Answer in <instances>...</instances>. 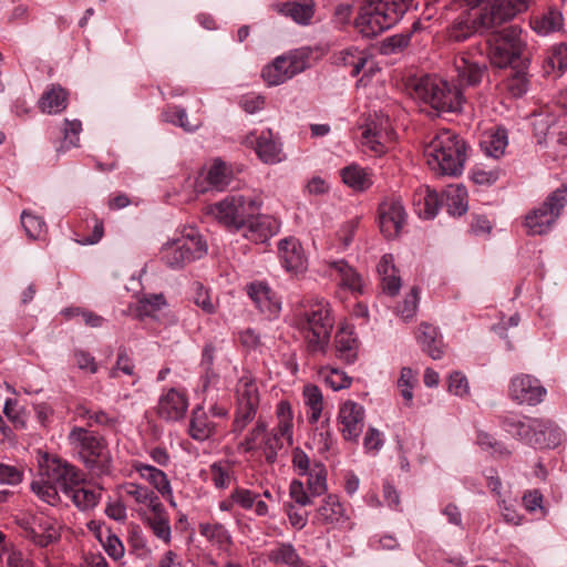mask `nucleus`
<instances>
[{
	"label": "nucleus",
	"mask_w": 567,
	"mask_h": 567,
	"mask_svg": "<svg viewBox=\"0 0 567 567\" xmlns=\"http://www.w3.org/2000/svg\"><path fill=\"white\" fill-rule=\"evenodd\" d=\"M520 34L518 24L498 29V71L503 72V82L513 97L523 96L529 86L530 60Z\"/></svg>",
	"instance_id": "f257e3e1"
},
{
	"label": "nucleus",
	"mask_w": 567,
	"mask_h": 567,
	"mask_svg": "<svg viewBox=\"0 0 567 567\" xmlns=\"http://www.w3.org/2000/svg\"><path fill=\"white\" fill-rule=\"evenodd\" d=\"M416 8V0H365L360 7L354 25L362 37L374 38Z\"/></svg>",
	"instance_id": "f03ea898"
},
{
	"label": "nucleus",
	"mask_w": 567,
	"mask_h": 567,
	"mask_svg": "<svg viewBox=\"0 0 567 567\" xmlns=\"http://www.w3.org/2000/svg\"><path fill=\"white\" fill-rule=\"evenodd\" d=\"M68 441L92 476H109L113 472V457L106 439L97 432L73 426Z\"/></svg>",
	"instance_id": "7ed1b4c3"
},
{
	"label": "nucleus",
	"mask_w": 567,
	"mask_h": 567,
	"mask_svg": "<svg viewBox=\"0 0 567 567\" xmlns=\"http://www.w3.org/2000/svg\"><path fill=\"white\" fill-rule=\"evenodd\" d=\"M467 145L455 132L442 130L424 147V156L434 172L457 176L463 172Z\"/></svg>",
	"instance_id": "20e7f679"
},
{
	"label": "nucleus",
	"mask_w": 567,
	"mask_h": 567,
	"mask_svg": "<svg viewBox=\"0 0 567 567\" xmlns=\"http://www.w3.org/2000/svg\"><path fill=\"white\" fill-rule=\"evenodd\" d=\"M299 329L303 336L309 355L326 354L330 344L334 319L331 307L324 299L309 305L298 316Z\"/></svg>",
	"instance_id": "39448f33"
},
{
	"label": "nucleus",
	"mask_w": 567,
	"mask_h": 567,
	"mask_svg": "<svg viewBox=\"0 0 567 567\" xmlns=\"http://www.w3.org/2000/svg\"><path fill=\"white\" fill-rule=\"evenodd\" d=\"M466 9L462 10L447 28L449 40L464 42L476 33L496 31V0H464Z\"/></svg>",
	"instance_id": "423d86ee"
},
{
	"label": "nucleus",
	"mask_w": 567,
	"mask_h": 567,
	"mask_svg": "<svg viewBox=\"0 0 567 567\" xmlns=\"http://www.w3.org/2000/svg\"><path fill=\"white\" fill-rule=\"evenodd\" d=\"M414 95L431 106L436 115L461 112L464 101L460 87L452 86L447 81L434 75L421 76L414 84Z\"/></svg>",
	"instance_id": "0eeeda50"
},
{
	"label": "nucleus",
	"mask_w": 567,
	"mask_h": 567,
	"mask_svg": "<svg viewBox=\"0 0 567 567\" xmlns=\"http://www.w3.org/2000/svg\"><path fill=\"white\" fill-rule=\"evenodd\" d=\"M261 200L256 196L241 194L227 195L224 199L207 207V214L233 233L241 230L247 220L260 210Z\"/></svg>",
	"instance_id": "6e6552de"
},
{
	"label": "nucleus",
	"mask_w": 567,
	"mask_h": 567,
	"mask_svg": "<svg viewBox=\"0 0 567 567\" xmlns=\"http://www.w3.org/2000/svg\"><path fill=\"white\" fill-rule=\"evenodd\" d=\"M235 394L231 433L239 435L255 420L259 409L260 394L256 379L250 373L243 374L236 384Z\"/></svg>",
	"instance_id": "1a4fd4ad"
},
{
	"label": "nucleus",
	"mask_w": 567,
	"mask_h": 567,
	"mask_svg": "<svg viewBox=\"0 0 567 567\" xmlns=\"http://www.w3.org/2000/svg\"><path fill=\"white\" fill-rule=\"evenodd\" d=\"M567 204V185L561 184L525 217V227L530 236L545 235L556 223Z\"/></svg>",
	"instance_id": "9d476101"
},
{
	"label": "nucleus",
	"mask_w": 567,
	"mask_h": 567,
	"mask_svg": "<svg viewBox=\"0 0 567 567\" xmlns=\"http://www.w3.org/2000/svg\"><path fill=\"white\" fill-rule=\"evenodd\" d=\"M206 254V241L196 229L189 228L181 238L164 245L162 259L169 268L178 269Z\"/></svg>",
	"instance_id": "9b49d317"
},
{
	"label": "nucleus",
	"mask_w": 567,
	"mask_h": 567,
	"mask_svg": "<svg viewBox=\"0 0 567 567\" xmlns=\"http://www.w3.org/2000/svg\"><path fill=\"white\" fill-rule=\"evenodd\" d=\"M380 231L386 239H394L401 233L406 213L399 198H386L378 207Z\"/></svg>",
	"instance_id": "f8f14e48"
},
{
	"label": "nucleus",
	"mask_w": 567,
	"mask_h": 567,
	"mask_svg": "<svg viewBox=\"0 0 567 567\" xmlns=\"http://www.w3.org/2000/svg\"><path fill=\"white\" fill-rule=\"evenodd\" d=\"M454 70L458 86H475L487 75V65L483 56L478 60L470 52H461L454 58Z\"/></svg>",
	"instance_id": "ddd939ff"
},
{
	"label": "nucleus",
	"mask_w": 567,
	"mask_h": 567,
	"mask_svg": "<svg viewBox=\"0 0 567 567\" xmlns=\"http://www.w3.org/2000/svg\"><path fill=\"white\" fill-rule=\"evenodd\" d=\"M546 394L547 390L540 381L530 374H519L511 380L509 395L520 404L537 405Z\"/></svg>",
	"instance_id": "4468645a"
},
{
	"label": "nucleus",
	"mask_w": 567,
	"mask_h": 567,
	"mask_svg": "<svg viewBox=\"0 0 567 567\" xmlns=\"http://www.w3.org/2000/svg\"><path fill=\"white\" fill-rule=\"evenodd\" d=\"M303 70L305 62L296 55H281L262 69L261 76L269 86H276L285 83Z\"/></svg>",
	"instance_id": "2eb2a0df"
},
{
	"label": "nucleus",
	"mask_w": 567,
	"mask_h": 567,
	"mask_svg": "<svg viewBox=\"0 0 567 567\" xmlns=\"http://www.w3.org/2000/svg\"><path fill=\"white\" fill-rule=\"evenodd\" d=\"M45 473L63 494L73 484L85 482V474L80 468L58 456L45 460Z\"/></svg>",
	"instance_id": "dca6fc26"
},
{
	"label": "nucleus",
	"mask_w": 567,
	"mask_h": 567,
	"mask_svg": "<svg viewBox=\"0 0 567 567\" xmlns=\"http://www.w3.org/2000/svg\"><path fill=\"white\" fill-rule=\"evenodd\" d=\"M365 411L354 401H346L339 410L338 419L342 437L349 442H358L364 427Z\"/></svg>",
	"instance_id": "f3484780"
},
{
	"label": "nucleus",
	"mask_w": 567,
	"mask_h": 567,
	"mask_svg": "<svg viewBox=\"0 0 567 567\" xmlns=\"http://www.w3.org/2000/svg\"><path fill=\"white\" fill-rule=\"evenodd\" d=\"M564 439V433L549 420H532L526 444L534 449H555Z\"/></svg>",
	"instance_id": "a211bd4d"
},
{
	"label": "nucleus",
	"mask_w": 567,
	"mask_h": 567,
	"mask_svg": "<svg viewBox=\"0 0 567 567\" xmlns=\"http://www.w3.org/2000/svg\"><path fill=\"white\" fill-rule=\"evenodd\" d=\"M245 289L256 308L266 317L275 318L279 315L280 299L266 281L249 282Z\"/></svg>",
	"instance_id": "6ab92c4d"
},
{
	"label": "nucleus",
	"mask_w": 567,
	"mask_h": 567,
	"mask_svg": "<svg viewBox=\"0 0 567 567\" xmlns=\"http://www.w3.org/2000/svg\"><path fill=\"white\" fill-rule=\"evenodd\" d=\"M281 266L291 274L299 275L307 270L308 259L300 241L295 237L284 238L278 243Z\"/></svg>",
	"instance_id": "aec40b11"
},
{
	"label": "nucleus",
	"mask_w": 567,
	"mask_h": 567,
	"mask_svg": "<svg viewBox=\"0 0 567 567\" xmlns=\"http://www.w3.org/2000/svg\"><path fill=\"white\" fill-rule=\"evenodd\" d=\"M187 409L188 400L186 394L175 388H171L159 396L157 415L167 422H176L185 416Z\"/></svg>",
	"instance_id": "412c9836"
},
{
	"label": "nucleus",
	"mask_w": 567,
	"mask_h": 567,
	"mask_svg": "<svg viewBox=\"0 0 567 567\" xmlns=\"http://www.w3.org/2000/svg\"><path fill=\"white\" fill-rule=\"evenodd\" d=\"M280 228V223L272 216L260 215L259 212L248 218L244 228V236L254 243H266L275 236Z\"/></svg>",
	"instance_id": "4be33fe9"
},
{
	"label": "nucleus",
	"mask_w": 567,
	"mask_h": 567,
	"mask_svg": "<svg viewBox=\"0 0 567 567\" xmlns=\"http://www.w3.org/2000/svg\"><path fill=\"white\" fill-rule=\"evenodd\" d=\"M217 434V424L210 420L203 405H196L190 413L188 435L197 442H205Z\"/></svg>",
	"instance_id": "5701e85b"
},
{
	"label": "nucleus",
	"mask_w": 567,
	"mask_h": 567,
	"mask_svg": "<svg viewBox=\"0 0 567 567\" xmlns=\"http://www.w3.org/2000/svg\"><path fill=\"white\" fill-rule=\"evenodd\" d=\"M272 10L281 16L291 18L296 23L308 25L315 16L313 0H297L274 3Z\"/></svg>",
	"instance_id": "b1692460"
},
{
	"label": "nucleus",
	"mask_w": 567,
	"mask_h": 567,
	"mask_svg": "<svg viewBox=\"0 0 567 567\" xmlns=\"http://www.w3.org/2000/svg\"><path fill=\"white\" fill-rule=\"evenodd\" d=\"M24 537L35 546L48 547L60 538V533L54 524L44 518H34L33 524L23 526Z\"/></svg>",
	"instance_id": "393cba45"
},
{
	"label": "nucleus",
	"mask_w": 567,
	"mask_h": 567,
	"mask_svg": "<svg viewBox=\"0 0 567 567\" xmlns=\"http://www.w3.org/2000/svg\"><path fill=\"white\" fill-rule=\"evenodd\" d=\"M344 517V508L339 502V497L329 494L322 499V504L317 508L312 524L320 526H334L342 522Z\"/></svg>",
	"instance_id": "a878e982"
},
{
	"label": "nucleus",
	"mask_w": 567,
	"mask_h": 567,
	"mask_svg": "<svg viewBox=\"0 0 567 567\" xmlns=\"http://www.w3.org/2000/svg\"><path fill=\"white\" fill-rule=\"evenodd\" d=\"M255 152L265 164H277L284 159L281 144L272 135L271 130H264L256 138Z\"/></svg>",
	"instance_id": "bb28decb"
},
{
	"label": "nucleus",
	"mask_w": 567,
	"mask_h": 567,
	"mask_svg": "<svg viewBox=\"0 0 567 567\" xmlns=\"http://www.w3.org/2000/svg\"><path fill=\"white\" fill-rule=\"evenodd\" d=\"M442 206L450 216L464 215L468 209L467 190L462 184L449 185L441 194Z\"/></svg>",
	"instance_id": "cd10ccee"
},
{
	"label": "nucleus",
	"mask_w": 567,
	"mask_h": 567,
	"mask_svg": "<svg viewBox=\"0 0 567 567\" xmlns=\"http://www.w3.org/2000/svg\"><path fill=\"white\" fill-rule=\"evenodd\" d=\"M133 468L147 481L163 497H172L173 491L167 475L159 468L140 461L133 463Z\"/></svg>",
	"instance_id": "c85d7f7f"
},
{
	"label": "nucleus",
	"mask_w": 567,
	"mask_h": 567,
	"mask_svg": "<svg viewBox=\"0 0 567 567\" xmlns=\"http://www.w3.org/2000/svg\"><path fill=\"white\" fill-rule=\"evenodd\" d=\"M422 350L433 360L442 359L444 354V344L439 329L430 323H421L420 334L417 337Z\"/></svg>",
	"instance_id": "c756f323"
},
{
	"label": "nucleus",
	"mask_w": 567,
	"mask_h": 567,
	"mask_svg": "<svg viewBox=\"0 0 567 567\" xmlns=\"http://www.w3.org/2000/svg\"><path fill=\"white\" fill-rule=\"evenodd\" d=\"M413 204L421 218L433 219L442 207L441 195L425 187L415 193Z\"/></svg>",
	"instance_id": "7c9ffc66"
},
{
	"label": "nucleus",
	"mask_w": 567,
	"mask_h": 567,
	"mask_svg": "<svg viewBox=\"0 0 567 567\" xmlns=\"http://www.w3.org/2000/svg\"><path fill=\"white\" fill-rule=\"evenodd\" d=\"M64 495L82 512L93 509L100 503L102 496L100 491L87 488L83 486V483H76L68 487Z\"/></svg>",
	"instance_id": "2f4dec72"
},
{
	"label": "nucleus",
	"mask_w": 567,
	"mask_h": 567,
	"mask_svg": "<svg viewBox=\"0 0 567 567\" xmlns=\"http://www.w3.org/2000/svg\"><path fill=\"white\" fill-rule=\"evenodd\" d=\"M38 105L43 113H61L68 106V92L62 86L52 84L44 91Z\"/></svg>",
	"instance_id": "473e14b6"
},
{
	"label": "nucleus",
	"mask_w": 567,
	"mask_h": 567,
	"mask_svg": "<svg viewBox=\"0 0 567 567\" xmlns=\"http://www.w3.org/2000/svg\"><path fill=\"white\" fill-rule=\"evenodd\" d=\"M336 351L339 359L348 364L357 360V339L348 327L340 328L336 336Z\"/></svg>",
	"instance_id": "72a5a7b5"
},
{
	"label": "nucleus",
	"mask_w": 567,
	"mask_h": 567,
	"mask_svg": "<svg viewBox=\"0 0 567 567\" xmlns=\"http://www.w3.org/2000/svg\"><path fill=\"white\" fill-rule=\"evenodd\" d=\"M498 426L511 437L526 444L530 421L526 422L523 416L508 413L498 417Z\"/></svg>",
	"instance_id": "f704fd0d"
},
{
	"label": "nucleus",
	"mask_w": 567,
	"mask_h": 567,
	"mask_svg": "<svg viewBox=\"0 0 567 567\" xmlns=\"http://www.w3.org/2000/svg\"><path fill=\"white\" fill-rule=\"evenodd\" d=\"M125 493L135 499L138 504L147 505L153 513L164 512V505L161 503L158 496L148 487L128 483L124 486Z\"/></svg>",
	"instance_id": "c9c22d12"
},
{
	"label": "nucleus",
	"mask_w": 567,
	"mask_h": 567,
	"mask_svg": "<svg viewBox=\"0 0 567 567\" xmlns=\"http://www.w3.org/2000/svg\"><path fill=\"white\" fill-rule=\"evenodd\" d=\"M330 268L340 276L342 287L348 288L352 292L362 293L361 276L344 259L332 261Z\"/></svg>",
	"instance_id": "e433bc0d"
},
{
	"label": "nucleus",
	"mask_w": 567,
	"mask_h": 567,
	"mask_svg": "<svg viewBox=\"0 0 567 567\" xmlns=\"http://www.w3.org/2000/svg\"><path fill=\"white\" fill-rule=\"evenodd\" d=\"M259 494L243 487H236L233 491V499L244 509L255 511L257 516L268 515V505L266 502L258 499Z\"/></svg>",
	"instance_id": "4c0bfd02"
},
{
	"label": "nucleus",
	"mask_w": 567,
	"mask_h": 567,
	"mask_svg": "<svg viewBox=\"0 0 567 567\" xmlns=\"http://www.w3.org/2000/svg\"><path fill=\"white\" fill-rule=\"evenodd\" d=\"M341 177L344 184L355 190H365L372 185L369 173L358 165H349L341 169Z\"/></svg>",
	"instance_id": "58836bf2"
},
{
	"label": "nucleus",
	"mask_w": 567,
	"mask_h": 567,
	"mask_svg": "<svg viewBox=\"0 0 567 567\" xmlns=\"http://www.w3.org/2000/svg\"><path fill=\"white\" fill-rule=\"evenodd\" d=\"M231 179L230 167L219 158H216L210 165L206 181L212 188L223 190L227 187Z\"/></svg>",
	"instance_id": "ea45409f"
},
{
	"label": "nucleus",
	"mask_w": 567,
	"mask_h": 567,
	"mask_svg": "<svg viewBox=\"0 0 567 567\" xmlns=\"http://www.w3.org/2000/svg\"><path fill=\"white\" fill-rule=\"evenodd\" d=\"M305 404L309 406L308 421L315 424L319 421L323 409V396L321 390L315 384H307L303 388Z\"/></svg>",
	"instance_id": "a19ab883"
},
{
	"label": "nucleus",
	"mask_w": 567,
	"mask_h": 567,
	"mask_svg": "<svg viewBox=\"0 0 567 567\" xmlns=\"http://www.w3.org/2000/svg\"><path fill=\"white\" fill-rule=\"evenodd\" d=\"M269 558L275 564L288 565L289 567H303L305 565L296 548L289 543H282L272 549Z\"/></svg>",
	"instance_id": "79ce46f5"
},
{
	"label": "nucleus",
	"mask_w": 567,
	"mask_h": 567,
	"mask_svg": "<svg viewBox=\"0 0 567 567\" xmlns=\"http://www.w3.org/2000/svg\"><path fill=\"white\" fill-rule=\"evenodd\" d=\"M532 27L535 32L542 35L558 31L563 27V14L555 9H549L540 18H535Z\"/></svg>",
	"instance_id": "37998d69"
},
{
	"label": "nucleus",
	"mask_w": 567,
	"mask_h": 567,
	"mask_svg": "<svg viewBox=\"0 0 567 567\" xmlns=\"http://www.w3.org/2000/svg\"><path fill=\"white\" fill-rule=\"evenodd\" d=\"M306 475H308V491L312 496L318 497L327 492V470L322 463H315Z\"/></svg>",
	"instance_id": "c03bdc74"
},
{
	"label": "nucleus",
	"mask_w": 567,
	"mask_h": 567,
	"mask_svg": "<svg viewBox=\"0 0 567 567\" xmlns=\"http://www.w3.org/2000/svg\"><path fill=\"white\" fill-rule=\"evenodd\" d=\"M164 306L166 300L163 293L148 295L138 300L135 312L138 318L153 317Z\"/></svg>",
	"instance_id": "a18cd8bd"
},
{
	"label": "nucleus",
	"mask_w": 567,
	"mask_h": 567,
	"mask_svg": "<svg viewBox=\"0 0 567 567\" xmlns=\"http://www.w3.org/2000/svg\"><path fill=\"white\" fill-rule=\"evenodd\" d=\"M369 56L357 48H349L341 52V61L344 66L351 68L350 75L357 76L363 70Z\"/></svg>",
	"instance_id": "49530a36"
},
{
	"label": "nucleus",
	"mask_w": 567,
	"mask_h": 567,
	"mask_svg": "<svg viewBox=\"0 0 567 567\" xmlns=\"http://www.w3.org/2000/svg\"><path fill=\"white\" fill-rule=\"evenodd\" d=\"M267 432V423L265 420L259 417L255 424V426L247 433L244 441L240 442L239 449H243L244 452L250 453L260 447V440L266 436Z\"/></svg>",
	"instance_id": "de8ad7c7"
},
{
	"label": "nucleus",
	"mask_w": 567,
	"mask_h": 567,
	"mask_svg": "<svg viewBox=\"0 0 567 567\" xmlns=\"http://www.w3.org/2000/svg\"><path fill=\"white\" fill-rule=\"evenodd\" d=\"M530 0H498V28L501 23L514 19L527 10Z\"/></svg>",
	"instance_id": "09e8293b"
},
{
	"label": "nucleus",
	"mask_w": 567,
	"mask_h": 567,
	"mask_svg": "<svg viewBox=\"0 0 567 567\" xmlns=\"http://www.w3.org/2000/svg\"><path fill=\"white\" fill-rule=\"evenodd\" d=\"M199 534L209 542H215L219 545L230 543V534L226 527L220 524L200 523L198 525Z\"/></svg>",
	"instance_id": "8fccbe9b"
},
{
	"label": "nucleus",
	"mask_w": 567,
	"mask_h": 567,
	"mask_svg": "<svg viewBox=\"0 0 567 567\" xmlns=\"http://www.w3.org/2000/svg\"><path fill=\"white\" fill-rule=\"evenodd\" d=\"M31 491L43 502L49 505H56L60 501L59 491L50 480L34 481L31 483Z\"/></svg>",
	"instance_id": "3c124183"
},
{
	"label": "nucleus",
	"mask_w": 567,
	"mask_h": 567,
	"mask_svg": "<svg viewBox=\"0 0 567 567\" xmlns=\"http://www.w3.org/2000/svg\"><path fill=\"white\" fill-rule=\"evenodd\" d=\"M276 415L278 419L276 430L280 431L281 435H288L291 437L293 414L289 401L282 400L277 404Z\"/></svg>",
	"instance_id": "603ef678"
},
{
	"label": "nucleus",
	"mask_w": 567,
	"mask_h": 567,
	"mask_svg": "<svg viewBox=\"0 0 567 567\" xmlns=\"http://www.w3.org/2000/svg\"><path fill=\"white\" fill-rule=\"evenodd\" d=\"M165 121L181 126L186 132H194L198 128V124H192L188 121L186 110L181 106H169L163 112Z\"/></svg>",
	"instance_id": "864d4df0"
},
{
	"label": "nucleus",
	"mask_w": 567,
	"mask_h": 567,
	"mask_svg": "<svg viewBox=\"0 0 567 567\" xmlns=\"http://www.w3.org/2000/svg\"><path fill=\"white\" fill-rule=\"evenodd\" d=\"M280 431L275 430L271 434L266 435L260 447L262 449L265 458L268 464H274L278 457V451L282 449V437Z\"/></svg>",
	"instance_id": "5fc2aeb1"
},
{
	"label": "nucleus",
	"mask_w": 567,
	"mask_h": 567,
	"mask_svg": "<svg viewBox=\"0 0 567 567\" xmlns=\"http://www.w3.org/2000/svg\"><path fill=\"white\" fill-rule=\"evenodd\" d=\"M148 524L157 538L164 540L166 544L171 542L172 530L165 511L161 513H154V517L148 518Z\"/></svg>",
	"instance_id": "6e6d98bb"
},
{
	"label": "nucleus",
	"mask_w": 567,
	"mask_h": 567,
	"mask_svg": "<svg viewBox=\"0 0 567 567\" xmlns=\"http://www.w3.org/2000/svg\"><path fill=\"white\" fill-rule=\"evenodd\" d=\"M3 567H34L33 560L16 544L1 559Z\"/></svg>",
	"instance_id": "4d7b16f0"
},
{
	"label": "nucleus",
	"mask_w": 567,
	"mask_h": 567,
	"mask_svg": "<svg viewBox=\"0 0 567 567\" xmlns=\"http://www.w3.org/2000/svg\"><path fill=\"white\" fill-rule=\"evenodd\" d=\"M411 40V33L406 32L388 37L382 42L381 52L383 54H394L401 52L403 49L409 47Z\"/></svg>",
	"instance_id": "13d9d810"
},
{
	"label": "nucleus",
	"mask_w": 567,
	"mask_h": 567,
	"mask_svg": "<svg viewBox=\"0 0 567 567\" xmlns=\"http://www.w3.org/2000/svg\"><path fill=\"white\" fill-rule=\"evenodd\" d=\"M383 133L375 124H369L362 132V143L377 154L384 152L382 143Z\"/></svg>",
	"instance_id": "bf43d9fd"
},
{
	"label": "nucleus",
	"mask_w": 567,
	"mask_h": 567,
	"mask_svg": "<svg viewBox=\"0 0 567 567\" xmlns=\"http://www.w3.org/2000/svg\"><path fill=\"white\" fill-rule=\"evenodd\" d=\"M64 140L61 146L58 148V152H64L71 147L78 146L79 143V133L82 130V124L79 120L74 121H64Z\"/></svg>",
	"instance_id": "052dcab7"
},
{
	"label": "nucleus",
	"mask_w": 567,
	"mask_h": 567,
	"mask_svg": "<svg viewBox=\"0 0 567 567\" xmlns=\"http://www.w3.org/2000/svg\"><path fill=\"white\" fill-rule=\"evenodd\" d=\"M21 224L28 237L32 239L39 238L45 227V223L41 217L25 210L21 214Z\"/></svg>",
	"instance_id": "680f3d73"
},
{
	"label": "nucleus",
	"mask_w": 567,
	"mask_h": 567,
	"mask_svg": "<svg viewBox=\"0 0 567 567\" xmlns=\"http://www.w3.org/2000/svg\"><path fill=\"white\" fill-rule=\"evenodd\" d=\"M17 406V400L7 399L3 405V413L16 429H24L27 426V416L24 412Z\"/></svg>",
	"instance_id": "e2e57ef3"
},
{
	"label": "nucleus",
	"mask_w": 567,
	"mask_h": 567,
	"mask_svg": "<svg viewBox=\"0 0 567 567\" xmlns=\"http://www.w3.org/2000/svg\"><path fill=\"white\" fill-rule=\"evenodd\" d=\"M289 495L293 502L292 504L300 507L312 504V498H315V496H312L311 493L305 488L303 483L298 480L291 481L289 486Z\"/></svg>",
	"instance_id": "0e129e2a"
},
{
	"label": "nucleus",
	"mask_w": 567,
	"mask_h": 567,
	"mask_svg": "<svg viewBox=\"0 0 567 567\" xmlns=\"http://www.w3.org/2000/svg\"><path fill=\"white\" fill-rule=\"evenodd\" d=\"M209 472L212 475V481L216 488L224 489L229 486L230 475H229V466L227 465V463L214 462L209 466Z\"/></svg>",
	"instance_id": "69168bd1"
},
{
	"label": "nucleus",
	"mask_w": 567,
	"mask_h": 567,
	"mask_svg": "<svg viewBox=\"0 0 567 567\" xmlns=\"http://www.w3.org/2000/svg\"><path fill=\"white\" fill-rule=\"evenodd\" d=\"M134 362L132 358L127 354V351L125 348H120L117 352V358L115 365L110 370V378L115 379L117 378V372L121 371L124 374L133 375L134 374Z\"/></svg>",
	"instance_id": "338daca9"
},
{
	"label": "nucleus",
	"mask_w": 567,
	"mask_h": 567,
	"mask_svg": "<svg viewBox=\"0 0 567 567\" xmlns=\"http://www.w3.org/2000/svg\"><path fill=\"white\" fill-rule=\"evenodd\" d=\"M420 289L412 287L411 291L405 296L402 303L398 306V312L404 319H411L417 309Z\"/></svg>",
	"instance_id": "774afa93"
}]
</instances>
